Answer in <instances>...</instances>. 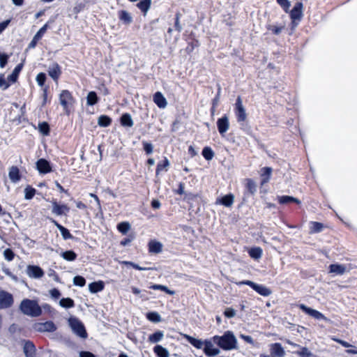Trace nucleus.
I'll return each mask as SVG.
<instances>
[{
	"label": "nucleus",
	"instance_id": "obj_1",
	"mask_svg": "<svg viewBox=\"0 0 357 357\" xmlns=\"http://www.w3.org/2000/svg\"><path fill=\"white\" fill-rule=\"evenodd\" d=\"M213 340L224 350H231L236 347L237 340L231 331H227L222 336L215 335Z\"/></svg>",
	"mask_w": 357,
	"mask_h": 357
},
{
	"label": "nucleus",
	"instance_id": "obj_2",
	"mask_svg": "<svg viewBox=\"0 0 357 357\" xmlns=\"http://www.w3.org/2000/svg\"><path fill=\"white\" fill-rule=\"evenodd\" d=\"M20 310L24 314L31 317H36L42 314V310L38 302L27 298L22 301Z\"/></svg>",
	"mask_w": 357,
	"mask_h": 357
},
{
	"label": "nucleus",
	"instance_id": "obj_3",
	"mask_svg": "<svg viewBox=\"0 0 357 357\" xmlns=\"http://www.w3.org/2000/svg\"><path fill=\"white\" fill-rule=\"evenodd\" d=\"M68 324L72 331L81 338H86L87 333L84 324L77 318L71 317L68 319Z\"/></svg>",
	"mask_w": 357,
	"mask_h": 357
},
{
	"label": "nucleus",
	"instance_id": "obj_4",
	"mask_svg": "<svg viewBox=\"0 0 357 357\" xmlns=\"http://www.w3.org/2000/svg\"><path fill=\"white\" fill-rule=\"evenodd\" d=\"M238 286L241 285H248L251 288H252L255 291H257L259 294L263 296H268L271 294L272 291L270 289L267 288L266 286L262 284H258L255 283L250 280H242L238 282H236Z\"/></svg>",
	"mask_w": 357,
	"mask_h": 357
},
{
	"label": "nucleus",
	"instance_id": "obj_5",
	"mask_svg": "<svg viewBox=\"0 0 357 357\" xmlns=\"http://www.w3.org/2000/svg\"><path fill=\"white\" fill-rule=\"evenodd\" d=\"M234 112L238 122H243L246 120L247 114L245 112V109L243 105L242 99L240 96H238L236 98Z\"/></svg>",
	"mask_w": 357,
	"mask_h": 357
},
{
	"label": "nucleus",
	"instance_id": "obj_6",
	"mask_svg": "<svg viewBox=\"0 0 357 357\" xmlns=\"http://www.w3.org/2000/svg\"><path fill=\"white\" fill-rule=\"evenodd\" d=\"M59 101L66 114H68L69 106L73 103V98L71 93L67 90L62 91L59 96Z\"/></svg>",
	"mask_w": 357,
	"mask_h": 357
},
{
	"label": "nucleus",
	"instance_id": "obj_7",
	"mask_svg": "<svg viewBox=\"0 0 357 357\" xmlns=\"http://www.w3.org/2000/svg\"><path fill=\"white\" fill-rule=\"evenodd\" d=\"M13 296L11 294L0 289V309H6L13 304Z\"/></svg>",
	"mask_w": 357,
	"mask_h": 357
},
{
	"label": "nucleus",
	"instance_id": "obj_8",
	"mask_svg": "<svg viewBox=\"0 0 357 357\" xmlns=\"http://www.w3.org/2000/svg\"><path fill=\"white\" fill-rule=\"evenodd\" d=\"M303 3L297 2L290 12V17L294 26H297L296 20L300 21L303 17Z\"/></svg>",
	"mask_w": 357,
	"mask_h": 357
},
{
	"label": "nucleus",
	"instance_id": "obj_9",
	"mask_svg": "<svg viewBox=\"0 0 357 357\" xmlns=\"http://www.w3.org/2000/svg\"><path fill=\"white\" fill-rule=\"evenodd\" d=\"M22 344L25 357H36V349L32 342L24 340Z\"/></svg>",
	"mask_w": 357,
	"mask_h": 357
},
{
	"label": "nucleus",
	"instance_id": "obj_10",
	"mask_svg": "<svg viewBox=\"0 0 357 357\" xmlns=\"http://www.w3.org/2000/svg\"><path fill=\"white\" fill-rule=\"evenodd\" d=\"M299 307L301 310H303V312H305L306 314L314 317L316 319L327 320V318L321 312L316 310L312 309L310 307H308L304 304H301L299 305Z\"/></svg>",
	"mask_w": 357,
	"mask_h": 357
},
{
	"label": "nucleus",
	"instance_id": "obj_11",
	"mask_svg": "<svg viewBox=\"0 0 357 357\" xmlns=\"http://www.w3.org/2000/svg\"><path fill=\"white\" fill-rule=\"evenodd\" d=\"M217 127L220 134L222 136H223L225 133L227 132L229 128V119L226 115L218 119Z\"/></svg>",
	"mask_w": 357,
	"mask_h": 357
},
{
	"label": "nucleus",
	"instance_id": "obj_12",
	"mask_svg": "<svg viewBox=\"0 0 357 357\" xmlns=\"http://www.w3.org/2000/svg\"><path fill=\"white\" fill-rule=\"evenodd\" d=\"M204 346V352L207 356H215L220 353V349L215 348L211 340H205Z\"/></svg>",
	"mask_w": 357,
	"mask_h": 357
},
{
	"label": "nucleus",
	"instance_id": "obj_13",
	"mask_svg": "<svg viewBox=\"0 0 357 357\" xmlns=\"http://www.w3.org/2000/svg\"><path fill=\"white\" fill-rule=\"evenodd\" d=\"M36 331L40 332H53L56 331V327L52 321H47L45 323H38L35 326Z\"/></svg>",
	"mask_w": 357,
	"mask_h": 357
},
{
	"label": "nucleus",
	"instance_id": "obj_14",
	"mask_svg": "<svg viewBox=\"0 0 357 357\" xmlns=\"http://www.w3.org/2000/svg\"><path fill=\"white\" fill-rule=\"evenodd\" d=\"M26 273L30 278H40L43 276V271L37 266H28L26 268Z\"/></svg>",
	"mask_w": 357,
	"mask_h": 357
},
{
	"label": "nucleus",
	"instance_id": "obj_15",
	"mask_svg": "<svg viewBox=\"0 0 357 357\" xmlns=\"http://www.w3.org/2000/svg\"><path fill=\"white\" fill-rule=\"evenodd\" d=\"M36 167L41 174H47L52 171L49 162L45 159H40L36 162Z\"/></svg>",
	"mask_w": 357,
	"mask_h": 357
},
{
	"label": "nucleus",
	"instance_id": "obj_16",
	"mask_svg": "<svg viewBox=\"0 0 357 357\" xmlns=\"http://www.w3.org/2000/svg\"><path fill=\"white\" fill-rule=\"evenodd\" d=\"M271 354L274 356L282 357L285 352L280 343H273L270 345Z\"/></svg>",
	"mask_w": 357,
	"mask_h": 357
},
{
	"label": "nucleus",
	"instance_id": "obj_17",
	"mask_svg": "<svg viewBox=\"0 0 357 357\" xmlns=\"http://www.w3.org/2000/svg\"><path fill=\"white\" fill-rule=\"evenodd\" d=\"M69 211V208L66 205H59L56 202H52V212L56 215H62Z\"/></svg>",
	"mask_w": 357,
	"mask_h": 357
},
{
	"label": "nucleus",
	"instance_id": "obj_18",
	"mask_svg": "<svg viewBox=\"0 0 357 357\" xmlns=\"http://www.w3.org/2000/svg\"><path fill=\"white\" fill-rule=\"evenodd\" d=\"M47 29V24H45L41 27L38 31L35 34L32 40L29 44V48H34L37 44V42L42 38L43 35L45 33Z\"/></svg>",
	"mask_w": 357,
	"mask_h": 357
},
{
	"label": "nucleus",
	"instance_id": "obj_19",
	"mask_svg": "<svg viewBox=\"0 0 357 357\" xmlns=\"http://www.w3.org/2000/svg\"><path fill=\"white\" fill-rule=\"evenodd\" d=\"M50 220L56 227V228L59 230L61 232V234L62 237L65 239H71L73 238V236L70 234L68 229L59 224L56 220H54L52 218H49Z\"/></svg>",
	"mask_w": 357,
	"mask_h": 357
},
{
	"label": "nucleus",
	"instance_id": "obj_20",
	"mask_svg": "<svg viewBox=\"0 0 357 357\" xmlns=\"http://www.w3.org/2000/svg\"><path fill=\"white\" fill-rule=\"evenodd\" d=\"M49 75L55 81H56L61 75V70L59 66L54 63L48 68Z\"/></svg>",
	"mask_w": 357,
	"mask_h": 357
},
{
	"label": "nucleus",
	"instance_id": "obj_21",
	"mask_svg": "<svg viewBox=\"0 0 357 357\" xmlns=\"http://www.w3.org/2000/svg\"><path fill=\"white\" fill-rule=\"evenodd\" d=\"M272 168L268 167H263L261 169L260 176L261 178V185H263L268 183L271 178Z\"/></svg>",
	"mask_w": 357,
	"mask_h": 357
},
{
	"label": "nucleus",
	"instance_id": "obj_22",
	"mask_svg": "<svg viewBox=\"0 0 357 357\" xmlns=\"http://www.w3.org/2000/svg\"><path fill=\"white\" fill-rule=\"evenodd\" d=\"M153 101L160 108H165L167 105L166 98L160 92H156L154 94Z\"/></svg>",
	"mask_w": 357,
	"mask_h": 357
},
{
	"label": "nucleus",
	"instance_id": "obj_23",
	"mask_svg": "<svg viewBox=\"0 0 357 357\" xmlns=\"http://www.w3.org/2000/svg\"><path fill=\"white\" fill-rule=\"evenodd\" d=\"M180 335L183 336L192 345H193L197 349H202L204 346V342L201 340L196 339L188 335L183 334L180 333Z\"/></svg>",
	"mask_w": 357,
	"mask_h": 357
},
{
	"label": "nucleus",
	"instance_id": "obj_24",
	"mask_svg": "<svg viewBox=\"0 0 357 357\" xmlns=\"http://www.w3.org/2000/svg\"><path fill=\"white\" fill-rule=\"evenodd\" d=\"M234 196L232 194H229L222 197L220 199H218L217 203H220L226 207H230L234 204Z\"/></svg>",
	"mask_w": 357,
	"mask_h": 357
},
{
	"label": "nucleus",
	"instance_id": "obj_25",
	"mask_svg": "<svg viewBox=\"0 0 357 357\" xmlns=\"http://www.w3.org/2000/svg\"><path fill=\"white\" fill-rule=\"evenodd\" d=\"M8 177L13 183H16L20 181V172L17 167H11L9 169Z\"/></svg>",
	"mask_w": 357,
	"mask_h": 357
},
{
	"label": "nucleus",
	"instance_id": "obj_26",
	"mask_svg": "<svg viewBox=\"0 0 357 357\" xmlns=\"http://www.w3.org/2000/svg\"><path fill=\"white\" fill-rule=\"evenodd\" d=\"M278 202L280 204H287L291 202H294L297 204H301V201L297 198L291 196L283 195L278 197Z\"/></svg>",
	"mask_w": 357,
	"mask_h": 357
},
{
	"label": "nucleus",
	"instance_id": "obj_27",
	"mask_svg": "<svg viewBox=\"0 0 357 357\" xmlns=\"http://www.w3.org/2000/svg\"><path fill=\"white\" fill-rule=\"evenodd\" d=\"M104 289V283L102 281L91 282L89 284V289L91 293L101 291Z\"/></svg>",
	"mask_w": 357,
	"mask_h": 357
},
{
	"label": "nucleus",
	"instance_id": "obj_28",
	"mask_svg": "<svg viewBox=\"0 0 357 357\" xmlns=\"http://www.w3.org/2000/svg\"><path fill=\"white\" fill-rule=\"evenodd\" d=\"M330 272L336 275H342L346 271V267L341 264H331L329 266Z\"/></svg>",
	"mask_w": 357,
	"mask_h": 357
},
{
	"label": "nucleus",
	"instance_id": "obj_29",
	"mask_svg": "<svg viewBox=\"0 0 357 357\" xmlns=\"http://www.w3.org/2000/svg\"><path fill=\"white\" fill-rule=\"evenodd\" d=\"M162 245L160 242L151 241L149 243V249L151 252L159 253L162 251Z\"/></svg>",
	"mask_w": 357,
	"mask_h": 357
},
{
	"label": "nucleus",
	"instance_id": "obj_30",
	"mask_svg": "<svg viewBox=\"0 0 357 357\" xmlns=\"http://www.w3.org/2000/svg\"><path fill=\"white\" fill-rule=\"evenodd\" d=\"M119 19L126 24H130L132 22L131 15L126 10H121L119 13Z\"/></svg>",
	"mask_w": 357,
	"mask_h": 357
},
{
	"label": "nucleus",
	"instance_id": "obj_31",
	"mask_svg": "<svg viewBox=\"0 0 357 357\" xmlns=\"http://www.w3.org/2000/svg\"><path fill=\"white\" fill-rule=\"evenodd\" d=\"M121 123L122 126L126 127H132L133 126V121L130 114H124L121 118Z\"/></svg>",
	"mask_w": 357,
	"mask_h": 357
},
{
	"label": "nucleus",
	"instance_id": "obj_32",
	"mask_svg": "<svg viewBox=\"0 0 357 357\" xmlns=\"http://www.w3.org/2000/svg\"><path fill=\"white\" fill-rule=\"evenodd\" d=\"M151 0H142L137 4V6L146 15L150 8Z\"/></svg>",
	"mask_w": 357,
	"mask_h": 357
},
{
	"label": "nucleus",
	"instance_id": "obj_33",
	"mask_svg": "<svg viewBox=\"0 0 357 357\" xmlns=\"http://www.w3.org/2000/svg\"><path fill=\"white\" fill-rule=\"evenodd\" d=\"M262 252L263 251L261 248L255 247V248H251L249 250L248 253L252 259H259V258L261 257Z\"/></svg>",
	"mask_w": 357,
	"mask_h": 357
},
{
	"label": "nucleus",
	"instance_id": "obj_34",
	"mask_svg": "<svg viewBox=\"0 0 357 357\" xmlns=\"http://www.w3.org/2000/svg\"><path fill=\"white\" fill-rule=\"evenodd\" d=\"M153 350L158 357H169L168 351L160 345L155 346Z\"/></svg>",
	"mask_w": 357,
	"mask_h": 357
},
{
	"label": "nucleus",
	"instance_id": "obj_35",
	"mask_svg": "<svg viewBox=\"0 0 357 357\" xmlns=\"http://www.w3.org/2000/svg\"><path fill=\"white\" fill-rule=\"evenodd\" d=\"M98 100V96L94 91H90L86 97L87 105H93L97 103Z\"/></svg>",
	"mask_w": 357,
	"mask_h": 357
},
{
	"label": "nucleus",
	"instance_id": "obj_36",
	"mask_svg": "<svg viewBox=\"0 0 357 357\" xmlns=\"http://www.w3.org/2000/svg\"><path fill=\"white\" fill-rule=\"evenodd\" d=\"M202 154L206 160H211L214 157L213 151L208 146H206L203 149Z\"/></svg>",
	"mask_w": 357,
	"mask_h": 357
},
{
	"label": "nucleus",
	"instance_id": "obj_37",
	"mask_svg": "<svg viewBox=\"0 0 357 357\" xmlns=\"http://www.w3.org/2000/svg\"><path fill=\"white\" fill-rule=\"evenodd\" d=\"M61 256L66 261H74L77 255L75 252L72 250H68L65 251L61 253Z\"/></svg>",
	"mask_w": 357,
	"mask_h": 357
},
{
	"label": "nucleus",
	"instance_id": "obj_38",
	"mask_svg": "<svg viewBox=\"0 0 357 357\" xmlns=\"http://www.w3.org/2000/svg\"><path fill=\"white\" fill-rule=\"evenodd\" d=\"M164 337V333L162 331H157L155 333L151 335L149 337V340L151 342L156 343L160 342Z\"/></svg>",
	"mask_w": 357,
	"mask_h": 357
},
{
	"label": "nucleus",
	"instance_id": "obj_39",
	"mask_svg": "<svg viewBox=\"0 0 357 357\" xmlns=\"http://www.w3.org/2000/svg\"><path fill=\"white\" fill-rule=\"evenodd\" d=\"M169 165V162L167 158H165L162 162H159L158 164L157 169H156V175H158L160 173V172H162L163 170L167 171Z\"/></svg>",
	"mask_w": 357,
	"mask_h": 357
},
{
	"label": "nucleus",
	"instance_id": "obj_40",
	"mask_svg": "<svg viewBox=\"0 0 357 357\" xmlns=\"http://www.w3.org/2000/svg\"><path fill=\"white\" fill-rule=\"evenodd\" d=\"M118 230L123 234H126L130 229V225L128 222H122L117 226Z\"/></svg>",
	"mask_w": 357,
	"mask_h": 357
},
{
	"label": "nucleus",
	"instance_id": "obj_41",
	"mask_svg": "<svg viewBox=\"0 0 357 357\" xmlns=\"http://www.w3.org/2000/svg\"><path fill=\"white\" fill-rule=\"evenodd\" d=\"M111 119L107 116L102 115L98 118V123L100 126L107 127L111 123Z\"/></svg>",
	"mask_w": 357,
	"mask_h": 357
},
{
	"label": "nucleus",
	"instance_id": "obj_42",
	"mask_svg": "<svg viewBox=\"0 0 357 357\" xmlns=\"http://www.w3.org/2000/svg\"><path fill=\"white\" fill-rule=\"evenodd\" d=\"M22 69V65L20 64L18 66H17L15 69L13 70V73L11 75H10L8 77V79L9 81L12 82H15L17 79V77L19 75V73L20 72Z\"/></svg>",
	"mask_w": 357,
	"mask_h": 357
},
{
	"label": "nucleus",
	"instance_id": "obj_43",
	"mask_svg": "<svg viewBox=\"0 0 357 357\" xmlns=\"http://www.w3.org/2000/svg\"><path fill=\"white\" fill-rule=\"evenodd\" d=\"M59 304L63 307L70 308L74 306V301L70 298H62L60 300Z\"/></svg>",
	"mask_w": 357,
	"mask_h": 357
},
{
	"label": "nucleus",
	"instance_id": "obj_44",
	"mask_svg": "<svg viewBox=\"0 0 357 357\" xmlns=\"http://www.w3.org/2000/svg\"><path fill=\"white\" fill-rule=\"evenodd\" d=\"M323 229V225L318 222H312L310 230L312 233L320 232Z\"/></svg>",
	"mask_w": 357,
	"mask_h": 357
},
{
	"label": "nucleus",
	"instance_id": "obj_45",
	"mask_svg": "<svg viewBox=\"0 0 357 357\" xmlns=\"http://www.w3.org/2000/svg\"><path fill=\"white\" fill-rule=\"evenodd\" d=\"M300 357H311L312 354L307 347H301L300 351L296 352Z\"/></svg>",
	"mask_w": 357,
	"mask_h": 357
},
{
	"label": "nucleus",
	"instance_id": "obj_46",
	"mask_svg": "<svg viewBox=\"0 0 357 357\" xmlns=\"http://www.w3.org/2000/svg\"><path fill=\"white\" fill-rule=\"evenodd\" d=\"M246 188L251 194H254L257 190L256 184L252 179H247Z\"/></svg>",
	"mask_w": 357,
	"mask_h": 357
},
{
	"label": "nucleus",
	"instance_id": "obj_47",
	"mask_svg": "<svg viewBox=\"0 0 357 357\" xmlns=\"http://www.w3.org/2000/svg\"><path fill=\"white\" fill-rule=\"evenodd\" d=\"M147 318L151 321L158 323L160 321V316L158 312H149L147 314Z\"/></svg>",
	"mask_w": 357,
	"mask_h": 357
},
{
	"label": "nucleus",
	"instance_id": "obj_48",
	"mask_svg": "<svg viewBox=\"0 0 357 357\" xmlns=\"http://www.w3.org/2000/svg\"><path fill=\"white\" fill-rule=\"evenodd\" d=\"M38 129H39V131L43 134V135H48L49 132H50V128H49V126L47 123L45 122H43V123H39L38 125Z\"/></svg>",
	"mask_w": 357,
	"mask_h": 357
},
{
	"label": "nucleus",
	"instance_id": "obj_49",
	"mask_svg": "<svg viewBox=\"0 0 357 357\" xmlns=\"http://www.w3.org/2000/svg\"><path fill=\"white\" fill-rule=\"evenodd\" d=\"M25 195L24 197L26 199H31L33 198L36 193V190L34 188L26 187L24 189Z\"/></svg>",
	"mask_w": 357,
	"mask_h": 357
},
{
	"label": "nucleus",
	"instance_id": "obj_50",
	"mask_svg": "<svg viewBox=\"0 0 357 357\" xmlns=\"http://www.w3.org/2000/svg\"><path fill=\"white\" fill-rule=\"evenodd\" d=\"M284 26H278L275 25H268L267 29L271 31L274 34L279 35L284 29Z\"/></svg>",
	"mask_w": 357,
	"mask_h": 357
},
{
	"label": "nucleus",
	"instance_id": "obj_51",
	"mask_svg": "<svg viewBox=\"0 0 357 357\" xmlns=\"http://www.w3.org/2000/svg\"><path fill=\"white\" fill-rule=\"evenodd\" d=\"M73 284L76 286L84 287L86 284V280L82 276H75L73 278Z\"/></svg>",
	"mask_w": 357,
	"mask_h": 357
},
{
	"label": "nucleus",
	"instance_id": "obj_52",
	"mask_svg": "<svg viewBox=\"0 0 357 357\" xmlns=\"http://www.w3.org/2000/svg\"><path fill=\"white\" fill-rule=\"evenodd\" d=\"M122 264H123L125 265L131 266L134 268H136V269L139 270V271H146V270H151V269H152L151 268L141 267L139 265H137V264H135V263H133L132 261H122Z\"/></svg>",
	"mask_w": 357,
	"mask_h": 357
},
{
	"label": "nucleus",
	"instance_id": "obj_53",
	"mask_svg": "<svg viewBox=\"0 0 357 357\" xmlns=\"http://www.w3.org/2000/svg\"><path fill=\"white\" fill-rule=\"evenodd\" d=\"M150 288H151L153 289H155V290L165 291L167 292L169 294H174V291H172L171 290H169L166 286L161 285V284H153V285L151 286Z\"/></svg>",
	"mask_w": 357,
	"mask_h": 357
},
{
	"label": "nucleus",
	"instance_id": "obj_54",
	"mask_svg": "<svg viewBox=\"0 0 357 357\" xmlns=\"http://www.w3.org/2000/svg\"><path fill=\"white\" fill-rule=\"evenodd\" d=\"M277 2L285 12H288V10L291 6L289 0H277Z\"/></svg>",
	"mask_w": 357,
	"mask_h": 357
},
{
	"label": "nucleus",
	"instance_id": "obj_55",
	"mask_svg": "<svg viewBox=\"0 0 357 357\" xmlns=\"http://www.w3.org/2000/svg\"><path fill=\"white\" fill-rule=\"evenodd\" d=\"M3 257L7 261H10L13 259L14 253L10 249H6L3 251Z\"/></svg>",
	"mask_w": 357,
	"mask_h": 357
},
{
	"label": "nucleus",
	"instance_id": "obj_56",
	"mask_svg": "<svg viewBox=\"0 0 357 357\" xmlns=\"http://www.w3.org/2000/svg\"><path fill=\"white\" fill-rule=\"evenodd\" d=\"M8 59V55L0 52V67L1 68H3L6 66Z\"/></svg>",
	"mask_w": 357,
	"mask_h": 357
},
{
	"label": "nucleus",
	"instance_id": "obj_57",
	"mask_svg": "<svg viewBox=\"0 0 357 357\" xmlns=\"http://www.w3.org/2000/svg\"><path fill=\"white\" fill-rule=\"evenodd\" d=\"M45 78H46V77L44 73H40L38 74V75L36 76V82H38L39 86H41L44 84Z\"/></svg>",
	"mask_w": 357,
	"mask_h": 357
},
{
	"label": "nucleus",
	"instance_id": "obj_58",
	"mask_svg": "<svg viewBox=\"0 0 357 357\" xmlns=\"http://www.w3.org/2000/svg\"><path fill=\"white\" fill-rule=\"evenodd\" d=\"M9 86V84L6 81L4 75L0 74V88L3 90L6 89Z\"/></svg>",
	"mask_w": 357,
	"mask_h": 357
},
{
	"label": "nucleus",
	"instance_id": "obj_59",
	"mask_svg": "<svg viewBox=\"0 0 357 357\" xmlns=\"http://www.w3.org/2000/svg\"><path fill=\"white\" fill-rule=\"evenodd\" d=\"M144 149L147 154H151L153 153V147L151 143L144 142Z\"/></svg>",
	"mask_w": 357,
	"mask_h": 357
},
{
	"label": "nucleus",
	"instance_id": "obj_60",
	"mask_svg": "<svg viewBox=\"0 0 357 357\" xmlns=\"http://www.w3.org/2000/svg\"><path fill=\"white\" fill-rule=\"evenodd\" d=\"M224 314L228 318H232L236 315V311L232 308H227Z\"/></svg>",
	"mask_w": 357,
	"mask_h": 357
},
{
	"label": "nucleus",
	"instance_id": "obj_61",
	"mask_svg": "<svg viewBox=\"0 0 357 357\" xmlns=\"http://www.w3.org/2000/svg\"><path fill=\"white\" fill-rule=\"evenodd\" d=\"M240 337L245 340L246 342L250 344H254V340L251 336L241 334Z\"/></svg>",
	"mask_w": 357,
	"mask_h": 357
},
{
	"label": "nucleus",
	"instance_id": "obj_62",
	"mask_svg": "<svg viewBox=\"0 0 357 357\" xmlns=\"http://www.w3.org/2000/svg\"><path fill=\"white\" fill-rule=\"evenodd\" d=\"M89 196L93 199H96V205L99 211H101V206L98 197L93 193H90Z\"/></svg>",
	"mask_w": 357,
	"mask_h": 357
},
{
	"label": "nucleus",
	"instance_id": "obj_63",
	"mask_svg": "<svg viewBox=\"0 0 357 357\" xmlns=\"http://www.w3.org/2000/svg\"><path fill=\"white\" fill-rule=\"evenodd\" d=\"M50 294L54 298H58L61 296L59 291L56 289L50 290Z\"/></svg>",
	"mask_w": 357,
	"mask_h": 357
},
{
	"label": "nucleus",
	"instance_id": "obj_64",
	"mask_svg": "<svg viewBox=\"0 0 357 357\" xmlns=\"http://www.w3.org/2000/svg\"><path fill=\"white\" fill-rule=\"evenodd\" d=\"M79 357H95V356L89 351H81Z\"/></svg>",
	"mask_w": 357,
	"mask_h": 357
}]
</instances>
